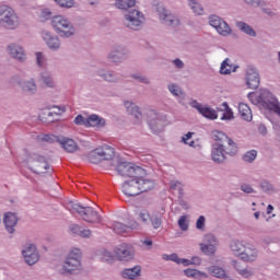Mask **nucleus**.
I'll use <instances>...</instances> for the list:
<instances>
[{"mask_svg": "<svg viewBox=\"0 0 280 280\" xmlns=\"http://www.w3.org/2000/svg\"><path fill=\"white\" fill-rule=\"evenodd\" d=\"M246 83L248 89H258L259 88V72L255 68L247 69Z\"/></svg>", "mask_w": 280, "mask_h": 280, "instance_id": "nucleus-21", "label": "nucleus"}, {"mask_svg": "<svg viewBox=\"0 0 280 280\" xmlns=\"http://www.w3.org/2000/svg\"><path fill=\"white\" fill-rule=\"evenodd\" d=\"M70 231H71V233H73V235H79L80 237H90L91 236V230L83 229L75 224L70 225Z\"/></svg>", "mask_w": 280, "mask_h": 280, "instance_id": "nucleus-33", "label": "nucleus"}, {"mask_svg": "<svg viewBox=\"0 0 280 280\" xmlns=\"http://www.w3.org/2000/svg\"><path fill=\"white\" fill-rule=\"evenodd\" d=\"M209 25L214 27L220 36H231V26H229V23H226L222 18L218 15H210Z\"/></svg>", "mask_w": 280, "mask_h": 280, "instance_id": "nucleus-14", "label": "nucleus"}, {"mask_svg": "<svg viewBox=\"0 0 280 280\" xmlns=\"http://www.w3.org/2000/svg\"><path fill=\"white\" fill-rule=\"evenodd\" d=\"M100 255H101L102 261H113L114 259L113 254H110V252L106 249H103Z\"/></svg>", "mask_w": 280, "mask_h": 280, "instance_id": "nucleus-51", "label": "nucleus"}, {"mask_svg": "<svg viewBox=\"0 0 280 280\" xmlns=\"http://www.w3.org/2000/svg\"><path fill=\"white\" fill-rule=\"evenodd\" d=\"M222 110H223V116L221 117V119L229 121L234 118L233 109L229 107V103L226 102L222 103Z\"/></svg>", "mask_w": 280, "mask_h": 280, "instance_id": "nucleus-38", "label": "nucleus"}, {"mask_svg": "<svg viewBox=\"0 0 280 280\" xmlns=\"http://www.w3.org/2000/svg\"><path fill=\"white\" fill-rule=\"evenodd\" d=\"M180 231H189V219L187 215H182L178 220Z\"/></svg>", "mask_w": 280, "mask_h": 280, "instance_id": "nucleus-43", "label": "nucleus"}, {"mask_svg": "<svg viewBox=\"0 0 280 280\" xmlns=\"http://www.w3.org/2000/svg\"><path fill=\"white\" fill-rule=\"evenodd\" d=\"M256 159H257V151L255 150L247 151L243 155V161H245V163H253V161H255Z\"/></svg>", "mask_w": 280, "mask_h": 280, "instance_id": "nucleus-44", "label": "nucleus"}, {"mask_svg": "<svg viewBox=\"0 0 280 280\" xmlns=\"http://www.w3.org/2000/svg\"><path fill=\"white\" fill-rule=\"evenodd\" d=\"M236 69H237L236 67H233L231 65L230 59H225L221 65L220 73H222L223 75H229V73L235 72Z\"/></svg>", "mask_w": 280, "mask_h": 280, "instance_id": "nucleus-36", "label": "nucleus"}, {"mask_svg": "<svg viewBox=\"0 0 280 280\" xmlns=\"http://www.w3.org/2000/svg\"><path fill=\"white\" fill-rule=\"evenodd\" d=\"M137 223L131 226H127L124 223L114 222L110 228L113 229L114 233H117V235H122L124 237H126L127 235H130V231L137 229Z\"/></svg>", "mask_w": 280, "mask_h": 280, "instance_id": "nucleus-22", "label": "nucleus"}, {"mask_svg": "<svg viewBox=\"0 0 280 280\" xmlns=\"http://www.w3.org/2000/svg\"><path fill=\"white\" fill-rule=\"evenodd\" d=\"M190 106L192 108H196L198 110V113H200V115H202L207 119H218V112H215V109H213L211 107L201 105L197 101L190 102Z\"/></svg>", "mask_w": 280, "mask_h": 280, "instance_id": "nucleus-18", "label": "nucleus"}, {"mask_svg": "<svg viewBox=\"0 0 280 280\" xmlns=\"http://www.w3.org/2000/svg\"><path fill=\"white\" fill-rule=\"evenodd\" d=\"M35 56L38 67H47V57H45L43 52H36Z\"/></svg>", "mask_w": 280, "mask_h": 280, "instance_id": "nucleus-46", "label": "nucleus"}, {"mask_svg": "<svg viewBox=\"0 0 280 280\" xmlns=\"http://www.w3.org/2000/svg\"><path fill=\"white\" fill-rule=\"evenodd\" d=\"M212 139L214 141H220V143H228L224 150L225 153L229 154L230 156H235V154H237V143H235V141L229 138L226 133L215 130L212 132Z\"/></svg>", "mask_w": 280, "mask_h": 280, "instance_id": "nucleus-11", "label": "nucleus"}, {"mask_svg": "<svg viewBox=\"0 0 280 280\" xmlns=\"http://www.w3.org/2000/svg\"><path fill=\"white\" fill-rule=\"evenodd\" d=\"M175 264L182 265V266H185V267L191 266V259L180 258V257L177 256V260H176Z\"/></svg>", "mask_w": 280, "mask_h": 280, "instance_id": "nucleus-56", "label": "nucleus"}, {"mask_svg": "<svg viewBox=\"0 0 280 280\" xmlns=\"http://www.w3.org/2000/svg\"><path fill=\"white\" fill-rule=\"evenodd\" d=\"M66 209H68L70 213H79V215H81L85 222H90L92 224H100V222H102V217H100V213H97V211L93 210L91 207L84 208L79 203L70 201L66 206Z\"/></svg>", "mask_w": 280, "mask_h": 280, "instance_id": "nucleus-6", "label": "nucleus"}, {"mask_svg": "<svg viewBox=\"0 0 280 280\" xmlns=\"http://www.w3.org/2000/svg\"><path fill=\"white\" fill-rule=\"evenodd\" d=\"M145 23V15L143 12L135 9L125 14V25L129 30H141Z\"/></svg>", "mask_w": 280, "mask_h": 280, "instance_id": "nucleus-8", "label": "nucleus"}, {"mask_svg": "<svg viewBox=\"0 0 280 280\" xmlns=\"http://www.w3.org/2000/svg\"><path fill=\"white\" fill-rule=\"evenodd\" d=\"M115 256L119 261H130L135 258V249L128 244H121L115 249Z\"/></svg>", "mask_w": 280, "mask_h": 280, "instance_id": "nucleus-16", "label": "nucleus"}, {"mask_svg": "<svg viewBox=\"0 0 280 280\" xmlns=\"http://www.w3.org/2000/svg\"><path fill=\"white\" fill-rule=\"evenodd\" d=\"M168 91L172 95H175V97H180V95H183V91L176 84H170Z\"/></svg>", "mask_w": 280, "mask_h": 280, "instance_id": "nucleus-49", "label": "nucleus"}, {"mask_svg": "<svg viewBox=\"0 0 280 280\" xmlns=\"http://www.w3.org/2000/svg\"><path fill=\"white\" fill-rule=\"evenodd\" d=\"M188 5L195 14H202V12H205L202 5H200V3H198L196 0H188Z\"/></svg>", "mask_w": 280, "mask_h": 280, "instance_id": "nucleus-40", "label": "nucleus"}, {"mask_svg": "<svg viewBox=\"0 0 280 280\" xmlns=\"http://www.w3.org/2000/svg\"><path fill=\"white\" fill-rule=\"evenodd\" d=\"M44 141H48L49 143H55V141H57L66 152H78V143L71 138H58L54 135H46L44 136Z\"/></svg>", "mask_w": 280, "mask_h": 280, "instance_id": "nucleus-10", "label": "nucleus"}, {"mask_svg": "<svg viewBox=\"0 0 280 280\" xmlns=\"http://www.w3.org/2000/svg\"><path fill=\"white\" fill-rule=\"evenodd\" d=\"M65 113H67V106H52L51 112L48 113V116L51 117L54 115H62Z\"/></svg>", "mask_w": 280, "mask_h": 280, "instance_id": "nucleus-45", "label": "nucleus"}, {"mask_svg": "<svg viewBox=\"0 0 280 280\" xmlns=\"http://www.w3.org/2000/svg\"><path fill=\"white\" fill-rule=\"evenodd\" d=\"M133 78H135V80H138V82H143V84H148V82H149L148 78H145L141 74H135Z\"/></svg>", "mask_w": 280, "mask_h": 280, "instance_id": "nucleus-62", "label": "nucleus"}, {"mask_svg": "<svg viewBox=\"0 0 280 280\" xmlns=\"http://www.w3.org/2000/svg\"><path fill=\"white\" fill-rule=\"evenodd\" d=\"M115 5L118 10H130L137 5V0H116Z\"/></svg>", "mask_w": 280, "mask_h": 280, "instance_id": "nucleus-35", "label": "nucleus"}, {"mask_svg": "<svg viewBox=\"0 0 280 280\" xmlns=\"http://www.w3.org/2000/svg\"><path fill=\"white\" fill-rule=\"evenodd\" d=\"M20 86L22 91H24V93H28V95H34L37 91L36 82L34 81V79L20 83Z\"/></svg>", "mask_w": 280, "mask_h": 280, "instance_id": "nucleus-31", "label": "nucleus"}, {"mask_svg": "<svg viewBox=\"0 0 280 280\" xmlns=\"http://www.w3.org/2000/svg\"><path fill=\"white\" fill-rule=\"evenodd\" d=\"M230 248L235 257H240L242 261L247 264L257 261V257H259V250L255 248V245L246 241H233Z\"/></svg>", "mask_w": 280, "mask_h": 280, "instance_id": "nucleus-3", "label": "nucleus"}, {"mask_svg": "<svg viewBox=\"0 0 280 280\" xmlns=\"http://www.w3.org/2000/svg\"><path fill=\"white\" fill-rule=\"evenodd\" d=\"M205 217L201 215L199 217V219L196 222V229H198L199 231H202V229H205Z\"/></svg>", "mask_w": 280, "mask_h": 280, "instance_id": "nucleus-58", "label": "nucleus"}, {"mask_svg": "<svg viewBox=\"0 0 280 280\" xmlns=\"http://www.w3.org/2000/svg\"><path fill=\"white\" fill-rule=\"evenodd\" d=\"M156 13L164 25H167L168 27H178V25H180L178 16L168 13L163 4H158Z\"/></svg>", "mask_w": 280, "mask_h": 280, "instance_id": "nucleus-12", "label": "nucleus"}, {"mask_svg": "<svg viewBox=\"0 0 280 280\" xmlns=\"http://www.w3.org/2000/svg\"><path fill=\"white\" fill-rule=\"evenodd\" d=\"M258 132L260 135H266L268 132V129L266 128V125H259L258 126Z\"/></svg>", "mask_w": 280, "mask_h": 280, "instance_id": "nucleus-64", "label": "nucleus"}, {"mask_svg": "<svg viewBox=\"0 0 280 280\" xmlns=\"http://www.w3.org/2000/svg\"><path fill=\"white\" fill-rule=\"evenodd\" d=\"M4 226L8 233H14L16 224H19V217L15 213L7 212L3 218Z\"/></svg>", "mask_w": 280, "mask_h": 280, "instance_id": "nucleus-23", "label": "nucleus"}, {"mask_svg": "<svg viewBox=\"0 0 280 280\" xmlns=\"http://www.w3.org/2000/svg\"><path fill=\"white\" fill-rule=\"evenodd\" d=\"M241 191H244V194H255V189L249 184H242Z\"/></svg>", "mask_w": 280, "mask_h": 280, "instance_id": "nucleus-55", "label": "nucleus"}, {"mask_svg": "<svg viewBox=\"0 0 280 280\" xmlns=\"http://www.w3.org/2000/svg\"><path fill=\"white\" fill-rule=\"evenodd\" d=\"M178 258V254H163L162 255V259H164V261H174L176 264V260Z\"/></svg>", "mask_w": 280, "mask_h": 280, "instance_id": "nucleus-54", "label": "nucleus"}, {"mask_svg": "<svg viewBox=\"0 0 280 280\" xmlns=\"http://www.w3.org/2000/svg\"><path fill=\"white\" fill-rule=\"evenodd\" d=\"M153 229H161V219L159 217H154L150 219Z\"/></svg>", "mask_w": 280, "mask_h": 280, "instance_id": "nucleus-57", "label": "nucleus"}, {"mask_svg": "<svg viewBox=\"0 0 280 280\" xmlns=\"http://www.w3.org/2000/svg\"><path fill=\"white\" fill-rule=\"evenodd\" d=\"M233 266L236 272H238V275H241V277H243L244 279H250V277L255 275L250 267L242 268V262L240 261H233Z\"/></svg>", "mask_w": 280, "mask_h": 280, "instance_id": "nucleus-27", "label": "nucleus"}, {"mask_svg": "<svg viewBox=\"0 0 280 280\" xmlns=\"http://www.w3.org/2000/svg\"><path fill=\"white\" fill-rule=\"evenodd\" d=\"M140 218H141L142 222H144V223H148L151 220L150 213H148L147 210H142L140 212Z\"/></svg>", "mask_w": 280, "mask_h": 280, "instance_id": "nucleus-59", "label": "nucleus"}, {"mask_svg": "<svg viewBox=\"0 0 280 280\" xmlns=\"http://www.w3.org/2000/svg\"><path fill=\"white\" fill-rule=\"evenodd\" d=\"M106 120L97 115L88 117L86 128H104Z\"/></svg>", "mask_w": 280, "mask_h": 280, "instance_id": "nucleus-26", "label": "nucleus"}, {"mask_svg": "<svg viewBox=\"0 0 280 280\" xmlns=\"http://www.w3.org/2000/svg\"><path fill=\"white\" fill-rule=\"evenodd\" d=\"M208 272H210V275H212V277H215L217 279L233 280L230 277H226V271L222 269V267L212 266L208 268Z\"/></svg>", "mask_w": 280, "mask_h": 280, "instance_id": "nucleus-32", "label": "nucleus"}, {"mask_svg": "<svg viewBox=\"0 0 280 280\" xmlns=\"http://www.w3.org/2000/svg\"><path fill=\"white\" fill-rule=\"evenodd\" d=\"M22 255L27 266H34V264H38L40 259V254H38V249L34 244H26L22 250Z\"/></svg>", "mask_w": 280, "mask_h": 280, "instance_id": "nucleus-15", "label": "nucleus"}, {"mask_svg": "<svg viewBox=\"0 0 280 280\" xmlns=\"http://www.w3.org/2000/svg\"><path fill=\"white\" fill-rule=\"evenodd\" d=\"M122 279L137 280L141 277V266H136L133 268H127L121 271Z\"/></svg>", "mask_w": 280, "mask_h": 280, "instance_id": "nucleus-24", "label": "nucleus"}, {"mask_svg": "<svg viewBox=\"0 0 280 280\" xmlns=\"http://www.w3.org/2000/svg\"><path fill=\"white\" fill-rule=\"evenodd\" d=\"M171 191H177L179 196H183V184L178 180H172L170 183Z\"/></svg>", "mask_w": 280, "mask_h": 280, "instance_id": "nucleus-42", "label": "nucleus"}, {"mask_svg": "<svg viewBox=\"0 0 280 280\" xmlns=\"http://www.w3.org/2000/svg\"><path fill=\"white\" fill-rule=\"evenodd\" d=\"M236 27H238L241 32H244V34H247V36H257L255 30H253L250 25L246 24V22H237Z\"/></svg>", "mask_w": 280, "mask_h": 280, "instance_id": "nucleus-37", "label": "nucleus"}, {"mask_svg": "<svg viewBox=\"0 0 280 280\" xmlns=\"http://www.w3.org/2000/svg\"><path fill=\"white\" fill-rule=\"evenodd\" d=\"M19 25H21V18H19L16 11L10 5H0V27L16 30Z\"/></svg>", "mask_w": 280, "mask_h": 280, "instance_id": "nucleus-4", "label": "nucleus"}, {"mask_svg": "<svg viewBox=\"0 0 280 280\" xmlns=\"http://www.w3.org/2000/svg\"><path fill=\"white\" fill-rule=\"evenodd\" d=\"M154 188V180L147 175H141L138 177H133L130 180H127L122 184V192L125 196H139V194H143V191H150V189Z\"/></svg>", "mask_w": 280, "mask_h": 280, "instance_id": "nucleus-1", "label": "nucleus"}, {"mask_svg": "<svg viewBox=\"0 0 280 280\" xmlns=\"http://www.w3.org/2000/svg\"><path fill=\"white\" fill-rule=\"evenodd\" d=\"M117 172L120 176H128L129 178H139V176H145V170L127 162L119 163L117 166Z\"/></svg>", "mask_w": 280, "mask_h": 280, "instance_id": "nucleus-9", "label": "nucleus"}, {"mask_svg": "<svg viewBox=\"0 0 280 280\" xmlns=\"http://www.w3.org/2000/svg\"><path fill=\"white\" fill-rule=\"evenodd\" d=\"M7 54H9L11 58H14V60H19V62H25V59L27 58L25 49L19 44H10L7 47Z\"/></svg>", "mask_w": 280, "mask_h": 280, "instance_id": "nucleus-17", "label": "nucleus"}, {"mask_svg": "<svg viewBox=\"0 0 280 280\" xmlns=\"http://www.w3.org/2000/svg\"><path fill=\"white\" fill-rule=\"evenodd\" d=\"M58 270L61 275H80L84 270L82 267V250L72 248Z\"/></svg>", "mask_w": 280, "mask_h": 280, "instance_id": "nucleus-2", "label": "nucleus"}, {"mask_svg": "<svg viewBox=\"0 0 280 280\" xmlns=\"http://www.w3.org/2000/svg\"><path fill=\"white\" fill-rule=\"evenodd\" d=\"M194 133L191 132H188L185 137H183V141L187 144V145H190V148H194V141H190L189 142V139H191Z\"/></svg>", "mask_w": 280, "mask_h": 280, "instance_id": "nucleus-60", "label": "nucleus"}, {"mask_svg": "<svg viewBox=\"0 0 280 280\" xmlns=\"http://www.w3.org/2000/svg\"><path fill=\"white\" fill-rule=\"evenodd\" d=\"M185 277H188L189 279H208L209 275L205 273L203 271L197 270V269H186L184 270Z\"/></svg>", "mask_w": 280, "mask_h": 280, "instance_id": "nucleus-30", "label": "nucleus"}, {"mask_svg": "<svg viewBox=\"0 0 280 280\" xmlns=\"http://www.w3.org/2000/svg\"><path fill=\"white\" fill-rule=\"evenodd\" d=\"M260 188L262 189V191H266L267 194H272V191H275V186H272V184H270L267 180H262L260 183Z\"/></svg>", "mask_w": 280, "mask_h": 280, "instance_id": "nucleus-48", "label": "nucleus"}, {"mask_svg": "<svg viewBox=\"0 0 280 280\" xmlns=\"http://www.w3.org/2000/svg\"><path fill=\"white\" fill-rule=\"evenodd\" d=\"M42 38L52 51L60 49V39L56 35H51L48 31L42 32Z\"/></svg>", "mask_w": 280, "mask_h": 280, "instance_id": "nucleus-20", "label": "nucleus"}, {"mask_svg": "<svg viewBox=\"0 0 280 280\" xmlns=\"http://www.w3.org/2000/svg\"><path fill=\"white\" fill-rule=\"evenodd\" d=\"M51 26L55 32L63 38H70L75 34V26L71 20L65 15H55L51 18Z\"/></svg>", "mask_w": 280, "mask_h": 280, "instance_id": "nucleus-5", "label": "nucleus"}, {"mask_svg": "<svg viewBox=\"0 0 280 280\" xmlns=\"http://www.w3.org/2000/svg\"><path fill=\"white\" fill-rule=\"evenodd\" d=\"M55 3L59 5L60 8H73L75 5V2L73 0H55Z\"/></svg>", "mask_w": 280, "mask_h": 280, "instance_id": "nucleus-47", "label": "nucleus"}, {"mask_svg": "<svg viewBox=\"0 0 280 280\" xmlns=\"http://www.w3.org/2000/svg\"><path fill=\"white\" fill-rule=\"evenodd\" d=\"M37 14H39V16L42 19H49V16H51V11H49V9H45L43 7H39L37 9Z\"/></svg>", "mask_w": 280, "mask_h": 280, "instance_id": "nucleus-50", "label": "nucleus"}, {"mask_svg": "<svg viewBox=\"0 0 280 280\" xmlns=\"http://www.w3.org/2000/svg\"><path fill=\"white\" fill-rule=\"evenodd\" d=\"M113 156H115V149L105 144L90 152L88 159L90 163L97 164L101 161H110Z\"/></svg>", "mask_w": 280, "mask_h": 280, "instance_id": "nucleus-7", "label": "nucleus"}, {"mask_svg": "<svg viewBox=\"0 0 280 280\" xmlns=\"http://www.w3.org/2000/svg\"><path fill=\"white\" fill-rule=\"evenodd\" d=\"M244 2L252 8H264V1L261 0H244Z\"/></svg>", "mask_w": 280, "mask_h": 280, "instance_id": "nucleus-52", "label": "nucleus"}, {"mask_svg": "<svg viewBox=\"0 0 280 280\" xmlns=\"http://www.w3.org/2000/svg\"><path fill=\"white\" fill-rule=\"evenodd\" d=\"M125 107L128 110V113H130L131 115H133V117H136L137 121H141V118L143 117V115L139 110V106L135 105V103L130 101H125Z\"/></svg>", "mask_w": 280, "mask_h": 280, "instance_id": "nucleus-29", "label": "nucleus"}, {"mask_svg": "<svg viewBox=\"0 0 280 280\" xmlns=\"http://www.w3.org/2000/svg\"><path fill=\"white\" fill-rule=\"evenodd\" d=\"M86 121H88V118L82 115H78L74 118V124H77V126H85L86 128Z\"/></svg>", "mask_w": 280, "mask_h": 280, "instance_id": "nucleus-53", "label": "nucleus"}, {"mask_svg": "<svg viewBox=\"0 0 280 280\" xmlns=\"http://www.w3.org/2000/svg\"><path fill=\"white\" fill-rule=\"evenodd\" d=\"M124 58H126V52L124 51V48L121 47H117L112 49V51L109 52L107 59L109 62H114L115 65H117V62H121V60H124Z\"/></svg>", "mask_w": 280, "mask_h": 280, "instance_id": "nucleus-25", "label": "nucleus"}, {"mask_svg": "<svg viewBox=\"0 0 280 280\" xmlns=\"http://www.w3.org/2000/svg\"><path fill=\"white\" fill-rule=\"evenodd\" d=\"M199 246L203 255L210 256L218 252V246H220V242L218 241V237H215V235L206 234L203 237V242Z\"/></svg>", "mask_w": 280, "mask_h": 280, "instance_id": "nucleus-13", "label": "nucleus"}, {"mask_svg": "<svg viewBox=\"0 0 280 280\" xmlns=\"http://www.w3.org/2000/svg\"><path fill=\"white\" fill-rule=\"evenodd\" d=\"M149 126L152 132H161V130H163V124H161L159 119H149Z\"/></svg>", "mask_w": 280, "mask_h": 280, "instance_id": "nucleus-39", "label": "nucleus"}, {"mask_svg": "<svg viewBox=\"0 0 280 280\" xmlns=\"http://www.w3.org/2000/svg\"><path fill=\"white\" fill-rule=\"evenodd\" d=\"M238 113L244 121H253V112L246 103L238 104Z\"/></svg>", "mask_w": 280, "mask_h": 280, "instance_id": "nucleus-28", "label": "nucleus"}, {"mask_svg": "<svg viewBox=\"0 0 280 280\" xmlns=\"http://www.w3.org/2000/svg\"><path fill=\"white\" fill-rule=\"evenodd\" d=\"M211 159L214 163H224L226 161V151L223 144L214 143L212 145Z\"/></svg>", "mask_w": 280, "mask_h": 280, "instance_id": "nucleus-19", "label": "nucleus"}, {"mask_svg": "<svg viewBox=\"0 0 280 280\" xmlns=\"http://www.w3.org/2000/svg\"><path fill=\"white\" fill-rule=\"evenodd\" d=\"M40 82H43V84L48 89H54V86H56V82L54 81L51 73L47 71L40 73Z\"/></svg>", "mask_w": 280, "mask_h": 280, "instance_id": "nucleus-34", "label": "nucleus"}, {"mask_svg": "<svg viewBox=\"0 0 280 280\" xmlns=\"http://www.w3.org/2000/svg\"><path fill=\"white\" fill-rule=\"evenodd\" d=\"M28 163H32V161H45V158H43V156H39V155H37V154H33V155H31L30 158H28Z\"/></svg>", "mask_w": 280, "mask_h": 280, "instance_id": "nucleus-63", "label": "nucleus"}, {"mask_svg": "<svg viewBox=\"0 0 280 280\" xmlns=\"http://www.w3.org/2000/svg\"><path fill=\"white\" fill-rule=\"evenodd\" d=\"M202 264V258L198 257V256H194L190 259V266H200Z\"/></svg>", "mask_w": 280, "mask_h": 280, "instance_id": "nucleus-61", "label": "nucleus"}, {"mask_svg": "<svg viewBox=\"0 0 280 280\" xmlns=\"http://www.w3.org/2000/svg\"><path fill=\"white\" fill-rule=\"evenodd\" d=\"M98 75H101V78H104L106 82H117V75L112 71H100Z\"/></svg>", "mask_w": 280, "mask_h": 280, "instance_id": "nucleus-41", "label": "nucleus"}]
</instances>
